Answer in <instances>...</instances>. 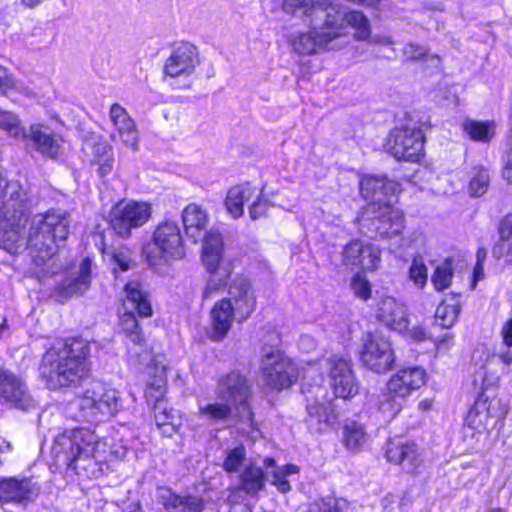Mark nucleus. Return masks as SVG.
<instances>
[{"label":"nucleus","instance_id":"f257e3e1","mask_svg":"<svg viewBox=\"0 0 512 512\" xmlns=\"http://www.w3.org/2000/svg\"><path fill=\"white\" fill-rule=\"evenodd\" d=\"M90 345L81 338L57 343L43 356L40 374L50 390L77 385L90 371Z\"/></svg>","mask_w":512,"mask_h":512},{"label":"nucleus","instance_id":"f03ea898","mask_svg":"<svg viewBox=\"0 0 512 512\" xmlns=\"http://www.w3.org/2000/svg\"><path fill=\"white\" fill-rule=\"evenodd\" d=\"M57 445L62 448L65 461L78 474L89 478L101 477L108 468L109 457L113 452L106 443L88 428L71 430L57 438Z\"/></svg>","mask_w":512,"mask_h":512},{"label":"nucleus","instance_id":"7ed1b4c3","mask_svg":"<svg viewBox=\"0 0 512 512\" xmlns=\"http://www.w3.org/2000/svg\"><path fill=\"white\" fill-rule=\"evenodd\" d=\"M361 196L368 201L357 222L381 221L396 224L404 220L403 211L396 206L400 186L386 177L364 175L359 182Z\"/></svg>","mask_w":512,"mask_h":512},{"label":"nucleus","instance_id":"20e7f679","mask_svg":"<svg viewBox=\"0 0 512 512\" xmlns=\"http://www.w3.org/2000/svg\"><path fill=\"white\" fill-rule=\"evenodd\" d=\"M119 392L101 381H93L69 407L70 416L90 421L98 416H112L118 408Z\"/></svg>","mask_w":512,"mask_h":512},{"label":"nucleus","instance_id":"39448f33","mask_svg":"<svg viewBox=\"0 0 512 512\" xmlns=\"http://www.w3.org/2000/svg\"><path fill=\"white\" fill-rule=\"evenodd\" d=\"M153 242L157 252H154L151 247L144 250L146 260L153 268H158L163 263L179 260L185 256L183 239L178 226H157Z\"/></svg>","mask_w":512,"mask_h":512},{"label":"nucleus","instance_id":"423d86ee","mask_svg":"<svg viewBox=\"0 0 512 512\" xmlns=\"http://www.w3.org/2000/svg\"><path fill=\"white\" fill-rule=\"evenodd\" d=\"M261 373L265 385L277 391L291 387L298 376L295 364L279 350L263 355Z\"/></svg>","mask_w":512,"mask_h":512},{"label":"nucleus","instance_id":"0eeeda50","mask_svg":"<svg viewBox=\"0 0 512 512\" xmlns=\"http://www.w3.org/2000/svg\"><path fill=\"white\" fill-rule=\"evenodd\" d=\"M184 229L194 243L201 242V259L207 271H215L228 263L224 259V240L217 229H207V226H184Z\"/></svg>","mask_w":512,"mask_h":512},{"label":"nucleus","instance_id":"6e6552de","mask_svg":"<svg viewBox=\"0 0 512 512\" xmlns=\"http://www.w3.org/2000/svg\"><path fill=\"white\" fill-rule=\"evenodd\" d=\"M386 149L397 160L416 162L423 155L422 131L416 127H397L389 134Z\"/></svg>","mask_w":512,"mask_h":512},{"label":"nucleus","instance_id":"1a4fd4ad","mask_svg":"<svg viewBox=\"0 0 512 512\" xmlns=\"http://www.w3.org/2000/svg\"><path fill=\"white\" fill-rule=\"evenodd\" d=\"M361 363L376 373H385L395 362L394 352L388 339L367 333L360 352Z\"/></svg>","mask_w":512,"mask_h":512},{"label":"nucleus","instance_id":"9d476101","mask_svg":"<svg viewBox=\"0 0 512 512\" xmlns=\"http://www.w3.org/2000/svg\"><path fill=\"white\" fill-rule=\"evenodd\" d=\"M305 422L308 428L315 433H323L329 429L337 419V414L331 401L326 397L323 387L317 386L313 396L307 397Z\"/></svg>","mask_w":512,"mask_h":512},{"label":"nucleus","instance_id":"9b49d317","mask_svg":"<svg viewBox=\"0 0 512 512\" xmlns=\"http://www.w3.org/2000/svg\"><path fill=\"white\" fill-rule=\"evenodd\" d=\"M0 399L10 406L29 410L35 407L25 381L14 372L0 366Z\"/></svg>","mask_w":512,"mask_h":512},{"label":"nucleus","instance_id":"f8f14e48","mask_svg":"<svg viewBox=\"0 0 512 512\" xmlns=\"http://www.w3.org/2000/svg\"><path fill=\"white\" fill-rule=\"evenodd\" d=\"M199 65L197 47L189 42H180L173 46L166 59L163 72L172 78L187 77L194 73Z\"/></svg>","mask_w":512,"mask_h":512},{"label":"nucleus","instance_id":"ddd939ff","mask_svg":"<svg viewBox=\"0 0 512 512\" xmlns=\"http://www.w3.org/2000/svg\"><path fill=\"white\" fill-rule=\"evenodd\" d=\"M218 397L228 402L231 406L239 405L246 414L241 415L252 419V412L248 407L250 397V385L245 376L238 372H231L221 379L218 385Z\"/></svg>","mask_w":512,"mask_h":512},{"label":"nucleus","instance_id":"4468645a","mask_svg":"<svg viewBox=\"0 0 512 512\" xmlns=\"http://www.w3.org/2000/svg\"><path fill=\"white\" fill-rule=\"evenodd\" d=\"M109 120L114 128L110 134L111 141H121L126 147L137 151L139 147L138 129L128 111L119 103H114L109 109Z\"/></svg>","mask_w":512,"mask_h":512},{"label":"nucleus","instance_id":"2eb2a0df","mask_svg":"<svg viewBox=\"0 0 512 512\" xmlns=\"http://www.w3.org/2000/svg\"><path fill=\"white\" fill-rule=\"evenodd\" d=\"M385 458L399 465L407 473H414L423 463L418 446L403 439H390L386 443Z\"/></svg>","mask_w":512,"mask_h":512},{"label":"nucleus","instance_id":"dca6fc26","mask_svg":"<svg viewBox=\"0 0 512 512\" xmlns=\"http://www.w3.org/2000/svg\"><path fill=\"white\" fill-rule=\"evenodd\" d=\"M222 300H229L236 310L238 322L248 319L256 307L254 291L249 280L244 277H236L230 282L228 297Z\"/></svg>","mask_w":512,"mask_h":512},{"label":"nucleus","instance_id":"f3484780","mask_svg":"<svg viewBox=\"0 0 512 512\" xmlns=\"http://www.w3.org/2000/svg\"><path fill=\"white\" fill-rule=\"evenodd\" d=\"M342 260L345 265L352 268L374 271L378 269L381 257L380 251L372 244L354 240L344 247Z\"/></svg>","mask_w":512,"mask_h":512},{"label":"nucleus","instance_id":"a211bd4d","mask_svg":"<svg viewBox=\"0 0 512 512\" xmlns=\"http://www.w3.org/2000/svg\"><path fill=\"white\" fill-rule=\"evenodd\" d=\"M39 493V487L32 478H0V502L27 504Z\"/></svg>","mask_w":512,"mask_h":512},{"label":"nucleus","instance_id":"6ab92c4d","mask_svg":"<svg viewBox=\"0 0 512 512\" xmlns=\"http://www.w3.org/2000/svg\"><path fill=\"white\" fill-rule=\"evenodd\" d=\"M426 381L425 370L420 367H410L393 374L386 384V391L404 401Z\"/></svg>","mask_w":512,"mask_h":512},{"label":"nucleus","instance_id":"aec40b11","mask_svg":"<svg viewBox=\"0 0 512 512\" xmlns=\"http://www.w3.org/2000/svg\"><path fill=\"white\" fill-rule=\"evenodd\" d=\"M330 383L336 397L349 399L358 393V385L351 364L342 358L330 359Z\"/></svg>","mask_w":512,"mask_h":512},{"label":"nucleus","instance_id":"412c9836","mask_svg":"<svg viewBox=\"0 0 512 512\" xmlns=\"http://www.w3.org/2000/svg\"><path fill=\"white\" fill-rule=\"evenodd\" d=\"M376 317L384 325L399 332L408 329V313L405 305L391 296H385L377 303Z\"/></svg>","mask_w":512,"mask_h":512},{"label":"nucleus","instance_id":"4be33fe9","mask_svg":"<svg viewBox=\"0 0 512 512\" xmlns=\"http://www.w3.org/2000/svg\"><path fill=\"white\" fill-rule=\"evenodd\" d=\"M23 138L30 141L36 151L45 157L54 159L62 154L60 139L45 125H31Z\"/></svg>","mask_w":512,"mask_h":512},{"label":"nucleus","instance_id":"5701e85b","mask_svg":"<svg viewBox=\"0 0 512 512\" xmlns=\"http://www.w3.org/2000/svg\"><path fill=\"white\" fill-rule=\"evenodd\" d=\"M152 207L143 201H120L110 212L111 222L145 224L151 217Z\"/></svg>","mask_w":512,"mask_h":512},{"label":"nucleus","instance_id":"b1692460","mask_svg":"<svg viewBox=\"0 0 512 512\" xmlns=\"http://www.w3.org/2000/svg\"><path fill=\"white\" fill-rule=\"evenodd\" d=\"M157 500L167 512H202L204 501L194 495H179L168 487H158Z\"/></svg>","mask_w":512,"mask_h":512},{"label":"nucleus","instance_id":"393cba45","mask_svg":"<svg viewBox=\"0 0 512 512\" xmlns=\"http://www.w3.org/2000/svg\"><path fill=\"white\" fill-rule=\"evenodd\" d=\"M210 320V338L213 341L220 342L227 337L234 320L237 321V313L229 300L221 299L217 301L211 309Z\"/></svg>","mask_w":512,"mask_h":512},{"label":"nucleus","instance_id":"a878e982","mask_svg":"<svg viewBox=\"0 0 512 512\" xmlns=\"http://www.w3.org/2000/svg\"><path fill=\"white\" fill-rule=\"evenodd\" d=\"M324 22L319 27V32L325 38L326 42L330 44L333 40L343 35L345 24L344 14L335 6L330 0L329 7L323 9L318 15L313 18H323Z\"/></svg>","mask_w":512,"mask_h":512},{"label":"nucleus","instance_id":"bb28decb","mask_svg":"<svg viewBox=\"0 0 512 512\" xmlns=\"http://www.w3.org/2000/svg\"><path fill=\"white\" fill-rule=\"evenodd\" d=\"M50 228V226H47ZM66 226H53L52 229H48L41 235H36L31 238L30 242L32 246H35L38 250V254L34 255V261L37 265L44 263L48 260L56 251V233L59 234L60 240L66 239Z\"/></svg>","mask_w":512,"mask_h":512},{"label":"nucleus","instance_id":"cd10ccee","mask_svg":"<svg viewBox=\"0 0 512 512\" xmlns=\"http://www.w3.org/2000/svg\"><path fill=\"white\" fill-rule=\"evenodd\" d=\"M91 261L85 258L79 267V276L72 280H67L55 291L59 300H65L74 295H80L90 287Z\"/></svg>","mask_w":512,"mask_h":512},{"label":"nucleus","instance_id":"c85d7f7f","mask_svg":"<svg viewBox=\"0 0 512 512\" xmlns=\"http://www.w3.org/2000/svg\"><path fill=\"white\" fill-rule=\"evenodd\" d=\"M123 305L126 309L130 305L142 317H150L152 315V307L148 295L143 291L142 285L138 281H130L125 285Z\"/></svg>","mask_w":512,"mask_h":512},{"label":"nucleus","instance_id":"c756f323","mask_svg":"<svg viewBox=\"0 0 512 512\" xmlns=\"http://www.w3.org/2000/svg\"><path fill=\"white\" fill-rule=\"evenodd\" d=\"M257 192L256 187L252 186L251 183H244L236 185L229 189L226 199L225 206L228 213L237 219L243 214V207Z\"/></svg>","mask_w":512,"mask_h":512},{"label":"nucleus","instance_id":"7c9ffc66","mask_svg":"<svg viewBox=\"0 0 512 512\" xmlns=\"http://www.w3.org/2000/svg\"><path fill=\"white\" fill-rule=\"evenodd\" d=\"M289 43L293 50L301 55L318 53L321 49L328 47V43L319 31L300 33L292 35Z\"/></svg>","mask_w":512,"mask_h":512},{"label":"nucleus","instance_id":"2f4dec72","mask_svg":"<svg viewBox=\"0 0 512 512\" xmlns=\"http://www.w3.org/2000/svg\"><path fill=\"white\" fill-rule=\"evenodd\" d=\"M330 0H283V10L292 15H299L305 18H311L318 15L323 9L329 7Z\"/></svg>","mask_w":512,"mask_h":512},{"label":"nucleus","instance_id":"473e14b6","mask_svg":"<svg viewBox=\"0 0 512 512\" xmlns=\"http://www.w3.org/2000/svg\"><path fill=\"white\" fill-rule=\"evenodd\" d=\"M155 422L163 434L171 436L180 427V418L177 413L168 407L167 402H160L154 409Z\"/></svg>","mask_w":512,"mask_h":512},{"label":"nucleus","instance_id":"72a5a7b5","mask_svg":"<svg viewBox=\"0 0 512 512\" xmlns=\"http://www.w3.org/2000/svg\"><path fill=\"white\" fill-rule=\"evenodd\" d=\"M232 271L233 266L231 263L222 265L220 269H216L215 271H208L210 276L202 292L203 299L212 298L221 292L227 285V281L230 278Z\"/></svg>","mask_w":512,"mask_h":512},{"label":"nucleus","instance_id":"f704fd0d","mask_svg":"<svg viewBox=\"0 0 512 512\" xmlns=\"http://www.w3.org/2000/svg\"><path fill=\"white\" fill-rule=\"evenodd\" d=\"M490 418V406L486 401H478L468 412L466 423L470 428L481 433L488 429Z\"/></svg>","mask_w":512,"mask_h":512},{"label":"nucleus","instance_id":"c9c22d12","mask_svg":"<svg viewBox=\"0 0 512 512\" xmlns=\"http://www.w3.org/2000/svg\"><path fill=\"white\" fill-rule=\"evenodd\" d=\"M265 475L260 467L250 465L240 476V488L248 494H255L264 487Z\"/></svg>","mask_w":512,"mask_h":512},{"label":"nucleus","instance_id":"e433bc0d","mask_svg":"<svg viewBox=\"0 0 512 512\" xmlns=\"http://www.w3.org/2000/svg\"><path fill=\"white\" fill-rule=\"evenodd\" d=\"M368 439L364 426L351 421L345 424L343 429V443L349 450H358L363 447Z\"/></svg>","mask_w":512,"mask_h":512},{"label":"nucleus","instance_id":"4c0bfd02","mask_svg":"<svg viewBox=\"0 0 512 512\" xmlns=\"http://www.w3.org/2000/svg\"><path fill=\"white\" fill-rule=\"evenodd\" d=\"M463 127L474 141L488 142L495 134V124L491 121L467 120Z\"/></svg>","mask_w":512,"mask_h":512},{"label":"nucleus","instance_id":"58836bf2","mask_svg":"<svg viewBox=\"0 0 512 512\" xmlns=\"http://www.w3.org/2000/svg\"><path fill=\"white\" fill-rule=\"evenodd\" d=\"M344 24L355 29V38L366 40L370 36V24L366 16L360 11H350L344 14Z\"/></svg>","mask_w":512,"mask_h":512},{"label":"nucleus","instance_id":"ea45409f","mask_svg":"<svg viewBox=\"0 0 512 512\" xmlns=\"http://www.w3.org/2000/svg\"><path fill=\"white\" fill-rule=\"evenodd\" d=\"M231 414V405L226 402L209 403L199 407V416L210 422L226 420Z\"/></svg>","mask_w":512,"mask_h":512},{"label":"nucleus","instance_id":"a19ab883","mask_svg":"<svg viewBox=\"0 0 512 512\" xmlns=\"http://www.w3.org/2000/svg\"><path fill=\"white\" fill-rule=\"evenodd\" d=\"M13 90L28 97L34 95L27 85L16 80L4 66L0 65V93L7 95Z\"/></svg>","mask_w":512,"mask_h":512},{"label":"nucleus","instance_id":"79ce46f5","mask_svg":"<svg viewBox=\"0 0 512 512\" xmlns=\"http://www.w3.org/2000/svg\"><path fill=\"white\" fill-rule=\"evenodd\" d=\"M490 185V172L484 167H475L469 182V193L479 197L486 193Z\"/></svg>","mask_w":512,"mask_h":512},{"label":"nucleus","instance_id":"37998d69","mask_svg":"<svg viewBox=\"0 0 512 512\" xmlns=\"http://www.w3.org/2000/svg\"><path fill=\"white\" fill-rule=\"evenodd\" d=\"M121 328L125 335L134 344L142 346L145 344V338L142 335L138 321L131 311H126L120 318Z\"/></svg>","mask_w":512,"mask_h":512},{"label":"nucleus","instance_id":"c03bdc74","mask_svg":"<svg viewBox=\"0 0 512 512\" xmlns=\"http://www.w3.org/2000/svg\"><path fill=\"white\" fill-rule=\"evenodd\" d=\"M460 306L457 303H440L435 311V319L442 328H450L458 319Z\"/></svg>","mask_w":512,"mask_h":512},{"label":"nucleus","instance_id":"a18cd8bd","mask_svg":"<svg viewBox=\"0 0 512 512\" xmlns=\"http://www.w3.org/2000/svg\"><path fill=\"white\" fill-rule=\"evenodd\" d=\"M453 278V269L451 260H445L438 265L431 277L432 284L437 291H443L450 287Z\"/></svg>","mask_w":512,"mask_h":512},{"label":"nucleus","instance_id":"49530a36","mask_svg":"<svg viewBox=\"0 0 512 512\" xmlns=\"http://www.w3.org/2000/svg\"><path fill=\"white\" fill-rule=\"evenodd\" d=\"M167 370L168 365L164 359L155 358L152 360L148 368V380L151 386L166 387L167 386Z\"/></svg>","mask_w":512,"mask_h":512},{"label":"nucleus","instance_id":"de8ad7c7","mask_svg":"<svg viewBox=\"0 0 512 512\" xmlns=\"http://www.w3.org/2000/svg\"><path fill=\"white\" fill-rule=\"evenodd\" d=\"M297 472L298 467L293 464H287L282 467H275L271 471L272 484L275 485L280 492L286 493L291 489L289 482L286 480V476L295 474Z\"/></svg>","mask_w":512,"mask_h":512},{"label":"nucleus","instance_id":"09e8293b","mask_svg":"<svg viewBox=\"0 0 512 512\" xmlns=\"http://www.w3.org/2000/svg\"><path fill=\"white\" fill-rule=\"evenodd\" d=\"M183 224H206L209 221L207 211L196 203L187 205L182 211Z\"/></svg>","mask_w":512,"mask_h":512},{"label":"nucleus","instance_id":"8fccbe9b","mask_svg":"<svg viewBox=\"0 0 512 512\" xmlns=\"http://www.w3.org/2000/svg\"><path fill=\"white\" fill-rule=\"evenodd\" d=\"M405 401L392 395L388 391L381 396L379 410L387 417L394 418L402 409Z\"/></svg>","mask_w":512,"mask_h":512},{"label":"nucleus","instance_id":"3c124183","mask_svg":"<svg viewBox=\"0 0 512 512\" xmlns=\"http://www.w3.org/2000/svg\"><path fill=\"white\" fill-rule=\"evenodd\" d=\"M0 128L13 137H23V134H26L21 127L18 116L7 111H0Z\"/></svg>","mask_w":512,"mask_h":512},{"label":"nucleus","instance_id":"603ef678","mask_svg":"<svg viewBox=\"0 0 512 512\" xmlns=\"http://www.w3.org/2000/svg\"><path fill=\"white\" fill-rule=\"evenodd\" d=\"M403 55L407 60H420L423 58H427L431 61L434 66H438L440 64V57L438 55H428L427 50L416 44V43H407L403 48Z\"/></svg>","mask_w":512,"mask_h":512},{"label":"nucleus","instance_id":"864d4df0","mask_svg":"<svg viewBox=\"0 0 512 512\" xmlns=\"http://www.w3.org/2000/svg\"><path fill=\"white\" fill-rule=\"evenodd\" d=\"M350 286L356 297L362 300H368L371 297V284L364 275L360 273L354 275Z\"/></svg>","mask_w":512,"mask_h":512},{"label":"nucleus","instance_id":"5fc2aeb1","mask_svg":"<svg viewBox=\"0 0 512 512\" xmlns=\"http://www.w3.org/2000/svg\"><path fill=\"white\" fill-rule=\"evenodd\" d=\"M410 279L419 287H424L427 283V268L420 258H414L409 269Z\"/></svg>","mask_w":512,"mask_h":512},{"label":"nucleus","instance_id":"6e6d98bb","mask_svg":"<svg viewBox=\"0 0 512 512\" xmlns=\"http://www.w3.org/2000/svg\"><path fill=\"white\" fill-rule=\"evenodd\" d=\"M245 455L246 452L242 446L230 450L227 454L226 459L224 460L223 468L227 472L236 471L242 464L243 460L245 459Z\"/></svg>","mask_w":512,"mask_h":512},{"label":"nucleus","instance_id":"4d7b16f0","mask_svg":"<svg viewBox=\"0 0 512 512\" xmlns=\"http://www.w3.org/2000/svg\"><path fill=\"white\" fill-rule=\"evenodd\" d=\"M165 393L166 387L151 386L150 383L147 382L145 398L147 403L153 407V410L156 409V405H159L160 402H166L164 399Z\"/></svg>","mask_w":512,"mask_h":512},{"label":"nucleus","instance_id":"13d9d810","mask_svg":"<svg viewBox=\"0 0 512 512\" xmlns=\"http://www.w3.org/2000/svg\"><path fill=\"white\" fill-rule=\"evenodd\" d=\"M267 207V201L264 200L263 189H261L260 194L257 195V199L249 207L250 219L252 221L261 220L266 215Z\"/></svg>","mask_w":512,"mask_h":512},{"label":"nucleus","instance_id":"bf43d9fd","mask_svg":"<svg viewBox=\"0 0 512 512\" xmlns=\"http://www.w3.org/2000/svg\"><path fill=\"white\" fill-rule=\"evenodd\" d=\"M70 214L61 209H50L44 215L38 224H60L62 221H69Z\"/></svg>","mask_w":512,"mask_h":512},{"label":"nucleus","instance_id":"052dcab7","mask_svg":"<svg viewBox=\"0 0 512 512\" xmlns=\"http://www.w3.org/2000/svg\"><path fill=\"white\" fill-rule=\"evenodd\" d=\"M336 501L331 497L318 499L309 504L307 512H333Z\"/></svg>","mask_w":512,"mask_h":512},{"label":"nucleus","instance_id":"680f3d73","mask_svg":"<svg viewBox=\"0 0 512 512\" xmlns=\"http://www.w3.org/2000/svg\"><path fill=\"white\" fill-rule=\"evenodd\" d=\"M502 176L508 184H512V138H509V149L504 157Z\"/></svg>","mask_w":512,"mask_h":512},{"label":"nucleus","instance_id":"e2e57ef3","mask_svg":"<svg viewBox=\"0 0 512 512\" xmlns=\"http://www.w3.org/2000/svg\"><path fill=\"white\" fill-rule=\"evenodd\" d=\"M92 162L93 164H97L99 166L98 173L101 177H104L112 171L114 159L113 155H108L106 156V158H103L102 160L97 159L92 160Z\"/></svg>","mask_w":512,"mask_h":512},{"label":"nucleus","instance_id":"0e129e2a","mask_svg":"<svg viewBox=\"0 0 512 512\" xmlns=\"http://www.w3.org/2000/svg\"><path fill=\"white\" fill-rule=\"evenodd\" d=\"M108 155H113L111 147L106 143H97L93 146V160L106 158Z\"/></svg>","mask_w":512,"mask_h":512},{"label":"nucleus","instance_id":"69168bd1","mask_svg":"<svg viewBox=\"0 0 512 512\" xmlns=\"http://www.w3.org/2000/svg\"><path fill=\"white\" fill-rule=\"evenodd\" d=\"M408 336L415 341H424L427 339V332L421 326H415L408 330Z\"/></svg>","mask_w":512,"mask_h":512},{"label":"nucleus","instance_id":"338daca9","mask_svg":"<svg viewBox=\"0 0 512 512\" xmlns=\"http://www.w3.org/2000/svg\"><path fill=\"white\" fill-rule=\"evenodd\" d=\"M501 334L503 336V342L506 346H512V319L506 322L503 327Z\"/></svg>","mask_w":512,"mask_h":512},{"label":"nucleus","instance_id":"774afa93","mask_svg":"<svg viewBox=\"0 0 512 512\" xmlns=\"http://www.w3.org/2000/svg\"><path fill=\"white\" fill-rule=\"evenodd\" d=\"M130 227L131 226H112L110 230L123 238H127L130 236Z\"/></svg>","mask_w":512,"mask_h":512}]
</instances>
